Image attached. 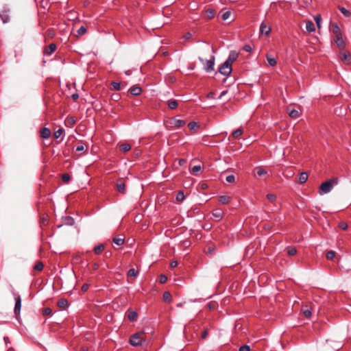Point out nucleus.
Listing matches in <instances>:
<instances>
[{
  "label": "nucleus",
  "mask_w": 351,
  "mask_h": 351,
  "mask_svg": "<svg viewBox=\"0 0 351 351\" xmlns=\"http://www.w3.org/2000/svg\"><path fill=\"white\" fill-rule=\"evenodd\" d=\"M338 183L337 178H333L324 182L319 186V193L320 195L326 194L331 191L333 186Z\"/></svg>",
  "instance_id": "f257e3e1"
},
{
  "label": "nucleus",
  "mask_w": 351,
  "mask_h": 351,
  "mask_svg": "<svg viewBox=\"0 0 351 351\" xmlns=\"http://www.w3.org/2000/svg\"><path fill=\"white\" fill-rule=\"evenodd\" d=\"M143 332H136L132 335L129 340L130 343L133 346H139L145 341V339L143 337Z\"/></svg>",
  "instance_id": "f03ea898"
},
{
  "label": "nucleus",
  "mask_w": 351,
  "mask_h": 351,
  "mask_svg": "<svg viewBox=\"0 0 351 351\" xmlns=\"http://www.w3.org/2000/svg\"><path fill=\"white\" fill-rule=\"evenodd\" d=\"M15 300V306L14 308V313L15 315V317L17 319H19V315H20V311L21 308V298L19 295H15L14 297Z\"/></svg>",
  "instance_id": "7ed1b4c3"
},
{
  "label": "nucleus",
  "mask_w": 351,
  "mask_h": 351,
  "mask_svg": "<svg viewBox=\"0 0 351 351\" xmlns=\"http://www.w3.org/2000/svg\"><path fill=\"white\" fill-rule=\"evenodd\" d=\"M232 71V65L226 62L223 63L219 69V73L225 76L230 75Z\"/></svg>",
  "instance_id": "20e7f679"
},
{
  "label": "nucleus",
  "mask_w": 351,
  "mask_h": 351,
  "mask_svg": "<svg viewBox=\"0 0 351 351\" xmlns=\"http://www.w3.org/2000/svg\"><path fill=\"white\" fill-rule=\"evenodd\" d=\"M340 59L345 63L350 64L351 63V54L348 51H343L339 53Z\"/></svg>",
  "instance_id": "39448f33"
},
{
  "label": "nucleus",
  "mask_w": 351,
  "mask_h": 351,
  "mask_svg": "<svg viewBox=\"0 0 351 351\" xmlns=\"http://www.w3.org/2000/svg\"><path fill=\"white\" fill-rule=\"evenodd\" d=\"M214 64H215V57L212 56L210 60H206V64L204 65V69L206 72H211L214 70Z\"/></svg>",
  "instance_id": "423d86ee"
},
{
  "label": "nucleus",
  "mask_w": 351,
  "mask_h": 351,
  "mask_svg": "<svg viewBox=\"0 0 351 351\" xmlns=\"http://www.w3.org/2000/svg\"><path fill=\"white\" fill-rule=\"evenodd\" d=\"M57 47L55 43H51L49 46L45 47L43 49V53L46 56H51L56 50Z\"/></svg>",
  "instance_id": "0eeeda50"
},
{
  "label": "nucleus",
  "mask_w": 351,
  "mask_h": 351,
  "mask_svg": "<svg viewBox=\"0 0 351 351\" xmlns=\"http://www.w3.org/2000/svg\"><path fill=\"white\" fill-rule=\"evenodd\" d=\"M117 190L122 193L125 194L126 192V186L125 182L122 180H119L116 184Z\"/></svg>",
  "instance_id": "6e6552de"
},
{
  "label": "nucleus",
  "mask_w": 351,
  "mask_h": 351,
  "mask_svg": "<svg viewBox=\"0 0 351 351\" xmlns=\"http://www.w3.org/2000/svg\"><path fill=\"white\" fill-rule=\"evenodd\" d=\"M271 32L270 26L267 25L265 23L263 22L260 26V32L261 34L268 36Z\"/></svg>",
  "instance_id": "1a4fd4ad"
},
{
  "label": "nucleus",
  "mask_w": 351,
  "mask_h": 351,
  "mask_svg": "<svg viewBox=\"0 0 351 351\" xmlns=\"http://www.w3.org/2000/svg\"><path fill=\"white\" fill-rule=\"evenodd\" d=\"M10 10L4 9L0 13V18L2 20L3 23H6L10 21V15H9Z\"/></svg>",
  "instance_id": "9d476101"
},
{
  "label": "nucleus",
  "mask_w": 351,
  "mask_h": 351,
  "mask_svg": "<svg viewBox=\"0 0 351 351\" xmlns=\"http://www.w3.org/2000/svg\"><path fill=\"white\" fill-rule=\"evenodd\" d=\"M238 56V53L234 51H230L228 59L225 62L232 65V63L237 59Z\"/></svg>",
  "instance_id": "9b49d317"
},
{
  "label": "nucleus",
  "mask_w": 351,
  "mask_h": 351,
  "mask_svg": "<svg viewBox=\"0 0 351 351\" xmlns=\"http://www.w3.org/2000/svg\"><path fill=\"white\" fill-rule=\"evenodd\" d=\"M51 130L47 128H43L40 130V136L43 138L47 139L51 136Z\"/></svg>",
  "instance_id": "f8f14e48"
},
{
  "label": "nucleus",
  "mask_w": 351,
  "mask_h": 351,
  "mask_svg": "<svg viewBox=\"0 0 351 351\" xmlns=\"http://www.w3.org/2000/svg\"><path fill=\"white\" fill-rule=\"evenodd\" d=\"M335 43L340 49H343L345 48L346 43L343 39L342 36L335 37Z\"/></svg>",
  "instance_id": "ddd939ff"
},
{
  "label": "nucleus",
  "mask_w": 351,
  "mask_h": 351,
  "mask_svg": "<svg viewBox=\"0 0 351 351\" xmlns=\"http://www.w3.org/2000/svg\"><path fill=\"white\" fill-rule=\"evenodd\" d=\"M213 216L215 218L217 221H219L222 219L223 216V212L220 208H216L215 209L213 213Z\"/></svg>",
  "instance_id": "4468645a"
},
{
  "label": "nucleus",
  "mask_w": 351,
  "mask_h": 351,
  "mask_svg": "<svg viewBox=\"0 0 351 351\" xmlns=\"http://www.w3.org/2000/svg\"><path fill=\"white\" fill-rule=\"evenodd\" d=\"M332 31L335 37L342 36L341 30L337 23L332 25Z\"/></svg>",
  "instance_id": "2eb2a0df"
},
{
  "label": "nucleus",
  "mask_w": 351,
  "mask_h": 351,
  "mask_svg": "<svg viewBox=\"0 0 351 351\" xmlns=\"http://www.w3.org/2000/svg\"><path fill=\"white\" fill-rule=\"evenodd\" d=\"M129 91L132 95L137 96L141 95L142 89L138 86H133L130 88Z\"/></svg>",
  "instance_id": "dca6fc26"
},
{
  "label": "nucleus",
  "mask_w": 351,
  "mask_h": 351,
  "mask_svg": "<svg viewBox=\"0 0 351 351\" xmlns=\"http://www.w3.org/2000/svg\"><path fill=\"white\" fill-rule=\"evenodd\" d=\"M172 124H173L174 127L179 128L184 125L186 124V121L182 119L175 118L172 121Z\"/></svg>",
  "instance_id": "f3484780"
},
{
  "label": "nucleus",
  "mask_w": 351,
  "mask_h": 351,
  "mask_svg": "<svg viewBox=\"0 0 351 351\" xmlns=\"http://www.w3.org/2000/svg\"><path fill=\"white\" fill-rule=\"evenodd\" d=\"M57 305L60 308H62V309H65L66 308L68 307L69 306V303H68V301L66 299H60L57 302Z\"/></svg>",
  "instance_id": "a211bd4d"
},
{
  "label": "nucleus",
  "mask_w": 351,
  "mask_h": 351,
  "mask_svg": "<svg viewBox=\"0 0 351 351\" xmlns=\"http://www.w3.org/2000/svg\"><path fill=\"white\" fill-rule=\"evenodd\" d=\"M231 197L228 195H221L219 197V202L223 204H228L230 202Z\"/></svg>",
  "instance_id": "6ab92c4d"
},
{
  "label": "nucleus",
  "mask_w": 351,
  "mask_h": 351,
  "mask_svg": "<svg viewBox=\"0 0 351 351\" xmlns=\"http://www.w3.org/2000/svg\"><path fill=\"white\" fill-rule=\"evenodd\" d=\"M306 29L308 32H313L315 30L314 23L311 21H307L306 22Z\"/></svg>",
  "instance_id": "aec40b11"
},
{
  "label": "nucleus",
  "mask_w": 351,
  "mask_h": 351,
  "mask_svg": "<svg viewBox=\"0 0 351 351\" xmlns=\"http://www.w3.org/2000/svg\"><path fill=\"white\" fill-rule=\"evenodd\" d=\"M243 133V130L241 128H238V129L235 130L234 131H233V132L232 133V136L234 138L239 139Z\"/></svg>",
  "instance_id": "412c9836"
},
{
  "label": "nucleus",
  "mask_w": 351,
  "mask_h": 351,
  "mask_svg": "<svg viewBox=\"0 0 351 351\" xmlns=\"http://www.w3.org/2000/svg\"><path fill=\"white\" fill-rule=\"evenodd\" d=\"M308 174L306 172H302L299 176V182L301 184L305 183L308 180Z\"/></svg>",
  "instance_id": "4be33fe9"
},
{
  "label": "nucleus",
  "mask_w": 351,
  "mask_h": 351,
  "mask_svg": "<svg viewBox=\"0 0 351 351\" xmlns=\"http://www.w3.org/2000/svg\"><path fill=\"white\" fill-rule=\"evenodd\" d=\"M104 248H105V246L104 244H99L98 245H96L94 247L93 250H94L95 254L98 255V254H100L103 252Z\"/></svg>",
  "instance_id": "5701e85b"
},
{
  "label": "nucleus",
  "mask_w": 351,
  "mask_h": 351,
  "mask_svg": "<svg viewBox=\"0 0 351 351\" xmlns=\"http://www.w3.org/2000/svg\"><path fill=\"white\" fill-rule=\"evenodd\" d=\"M167 104L168 107L171 110L176 109L178 105V101L173 99L169 100Z\"/></svg>",
  "instance_id": "b1692460"
},
{
  "label": "nucleus",
  "mask_w": 351,
  "mask_h": 351,
  "mask_svg": "<svg viewBox=\"0 0 351 351\" xmlns=\"http://www.w3.org/2000/svg\"><path fill=\"white\" fill-rule=\"evenodd\" d=\"M119 149L123 152H127L131 149V145L129 143H123L119 146Z\"/></svg>",
  "instance_id": "393cba45"
},
{
  "label": "nucleus",
  "mask_w": 351,
  "mask_h": 351,
  "mask_svg": "<svg viewBox=\"0 0 351 351\" xmlns=\"http://www.w3.org/2000/svg\"><path fill=\"white\" fill-rule=\"evenodd\" d=\"M128 319L132 322H134L137 319L138 314L135 311H131L128 315Z\"/></svg>",
  "instance_id": "a878e982"
},
{
  "label": "nucleus",
  "mask_w": 351,
  "mask_h": 351,
  "mask_svg": "<svg viewBox=\"0 0 351 351\" xmlns=\"http://www.w3.org/2000/svg\"><path fill=\"white\" fill-rule=\"evenodd\" d=\"M267 60L268 62L269 65L271 66H274L277 64L276 60L269 55L267 56Z\"/></svg>",
  "instance_id": "bb28decb"
},
{
  "label": "nucleus",
  "mask_w": 351,
  "mask_h": 351,
  "mask_svg": "<svg viewBox=\"0 0 351 351\" xmlns=\"http://www.w3.org/2000/svg\"><path fill=\"white\" fill-rule=\"evenodd\" d=\"M138 271L136 270L134 268H131L128 271V276H129V277L136 278L138 276Z\"/></svg>",
  "instance_id": "cd10ccee"
},
{
  "label": "nucleus",
  "mask_w": 351,
  "mask_h": 351,
  "mask_svg": "<svg viewBox=\"0 0 351 351\" xmlns=\"http://www.w3.org/2000/svg\"><path fill=\"white\" fill-rule=\"evenodd\" d=\"M302 312L306 318H310L312 315L311 311L307 307H303L302 308Z\"/></svg>",
  "instance_id": "c85d7f7f"
},
{
  "label": "nucleus",
  "mask_w": 351,
  "mask_h": 351,
  "mask_svg": "<svg viewBox=\"0 0 351 351\" xmlns=\"http://www.w3.org/2000/svg\"><path fill=\"white\" fill-rule=\"evenodd\" d=\"M44 265L41 261H38L34 266V269L38 271H41L43 269Z\"/></svg>",
  "instance_id": "c756f323"
},
{
  "label": "nucleus",
  "mask_w": 351,
  "mask_h": 351,
  "mask_svg": "<svg viewBox=\"0 0 351 351\" xmlns=\"http://www.w3.org/2000/svg\"><path fill=\"white\" fill-rule=\"evenodd\" d=\"M289 116L293 119H296L300 117V112L297 110H291L289 112Z\"/></svg>",
  "instance_id": "7c9ffc66"
},
{
  "label": "nucleus",
  "mask_w": 351,
  "mask_h": 351,
  "mask_svg": "<svg viewBox=\"0 0 351 351\" xmlns=\"http://www.w3.org/2000/svg\"><path fill=\"white\" fill-rule=\"evenodd\" d=\"M87 150L86 147L84 143H80L76 146L75 151L77 152H86Z\"/></svg>",
  "instance_id": "2f4dec72"
},
{
  "label": "nucleus",
  "mask_w": 351,
  "mask_h": 351,
  "mask_svg": "<svg viewBox=\"0 0 351 351\" xmlns=\"http://www.w3.org/2000/svg\"><path fill=\"white\" fill-rule=\"evenodd\" d=\"M124 238L116 237L113 239V243L117 245H122L124 243Z\"/></svg>",
  "instance_id": "473e14b6"
},
{
  "label": "nucleus",
  "mask_w": 351,
  "mask_h": 351,
  "mask_svg": "<svg viewBox=\"0 0 351 351\" xmlns=\"http://www.w3.org/2000/svg\"><path fill=\"white\" fill-rule=\"evenodd\" d=\"M336 256V253L335 251H332V250H330V251H328L327 253H326V258L328 260H332Z\"/></svg>",
  "instance_id": "72a5a7b5"
},
{
  "label": "nucleus",
  "mask_w": 351,
  "mask_h": 351,
  "mask_svg": "<svg viewBox=\"0 0 351 351\" xmlns=\"http://www.w3.org/2000/svg\"><path fill=\"white\" fill-rule=\"evenodd\" d=\"M63 132H64V130L62 128H59L58 130H57L56 131L54 132V133H53L54 138H58L63 134Z\"/></svg>",
  "instance_id": "f704fd0d"
},
{
  "label": "nucleus",
  "mask_w": 351,
  "mask_h": 351,
  "mask_svg": "<svg viewBox=\"0 0 351 351\" xmlns=\"http://www.w3.org/2000/svg\"><path fill=\"white\" fill-rule=\"evenodd\" d=\"M62 180L64 183L68 184L71 180V176L68 173H64L62 175Z\"/></svg>",
  "instance_id": "c9c22d12"
},
{
  "label": "nucleus",
  "mask_w": 351,
  "mask_h": 351,
  "mask_svg": "<svg viewBox=\"0 0 351 351\" xmlns=\"http://www.w3.org/2000/svg\"><path fill=\"white\" fill-rule=\"evenodd\" d=\"M339 10L345 16L348 17L351 15V12L343 7H340Z\"/></svg>",
  "instance_id": "e433bc0d"
},
{
  "label": "nucleus",
  "mask_w": 351,
  "mask_h": 351,
  "mask_svg": "<svg viewBox=\"0 0 351 351\" xmlns=\"http://www.w3.org/2000/svg\"><path fill=\"white\" fill-rule=\"evenodd\" d=\"M77 36H82L86 33V28L84 26H81L77 31Z\"/></svg>",
  "instance_id": "4c0bfd02"
},
{
  "label": "nucleus",
  "mask_w": 351,
  "mask_h": 351,
  "mask_svg": "<svg viewBox=\"0 0 351 351\" xmlns=\"http://www.w3.org/2000/svg\"><path fill=\"white\" fill-rule=\"evenodd\" d=\"M171 299V295L169 292L166 291L163 293V300L165 302H170Z\"/></svg>",
  "instance_id": "58836bf2"
},
{
  "label": "nucleus",
  "mask_w": 351,
  "mask_h": 351,
  "mask_svg": "<svg viewBox=\"0 0 351 351\" xmlns=\"http://www.w3.org/2000/svg\"><path fill=\"white\" fill-rule=\"evenodd\" d=\"M52 313V311L50 308H45L43 309L42 314L45 316L51 315Z\"/></svg>",
  "instance_id": "ea45409f"
},
{
  "label": "nucleus",
  "mask_w": 351,
  "mask_h": 351,
  "mask_svg": "<svg viewBox=\"0 0 351 351\" xmlns=\"http://www.w3.org/2000/svg\"><path fill=\"white\" fill-rule=\"evenodd\" d=\"M113 88L116 90H119L121 89V84L118 82H112L111 83Z\"/></svg>",
  "instance_id": "a19ab883"
},
{
  "label": "nucleus",
  "mask_w": 351,
  "mask_h": 351,
  "mask_svg": "<svg viewBox=\"0 0 351 351\" xmlns=\"http://www.w3.org/2000/svg\"><path fill=\"white\" fill-rule=\"evenodd\" d=\"M206 17L208 19H212L215 16V11L213 10L209 9L206 10Z\"/></svg>",
  "instance_id": "79ce46f5"
},
{
  "label": "nucleus",
  "mask_w": 351,
  "mask_h": 351,
  "mask_svg": "<svg viewBox=\"0 0 351 351\" xmlns=\"http://www.w3.org/2000/svg\"><path fill=\"white\" fill-rule=\"evenodd\" d=\"M55 36V32L52 29H49L47 31V36L49 38H53Z\"/></svg>",
  "instance_id": "37998d69"
},
{
  "label": "nucleus",
  "mask_w": 351,
  "mask_h": 351,
  "mask_svg": "<svg viewBox=\"0 0 351 351\" xmlns=\"http://www.w3.org/2000/svg\"><path fill=\"white\" fill-rule=\"evenodd\" d=\"M230 15H231L230 12L226 11V12L223 13V14L221 16V18H222V19L223 21H226V20H228L230 18Z\"/></svg>",
  "instance_id": "c03bdc74"
},
{
  "label": "nucleus",
  "mask_w": 351,
  "mask_h": 351,
  "mask_svg": "<svg viewBox=\"0 0 351 351\" xmlns=\"http://www.w3.org/2000/svg\"><path fill=\"white\" fill-rule=\"evenodd\" d=\"M188 127L191 130H195L197 127V123L195 121H191L188 124Z\"/></svg>",
  "instance_id": "a18cd8bd"
},
{
  "label": "nucleus",
  "mask_w": 351,
  "mask_h": 351,
  "mask_svg": "<svg viewBox=\"0 0 351 351\" xmlns=\"http://www.w3.org/2000/svg\"><path fill=\"white\" fill-rule=\"evenodd\" d=\"M297 252V250L295 247H289L288 250H287V254L289 255V256H293V255H295Z\"/></svg>",
  "instance_id": "49530a36"
},
{
  "label": "nucleus",
  "mask_w": 351,
  "mask_h": 351,
  "mask_svg": "<svg viewBox=\"0 0 351 351\" xmlns=\"http://www.w3.org/2000/svg\"><path fill=\"white\" fill-rule=\"evenodd\" d=\"M226 181L229 183H232L235 180V177L234 175H229L226 178Z\"/></svg>",
  "instance_id": "de8ad7c7"
},
{
  "label": "nucleus",
  "mask_w": 351,
  "mask_h": 351,
  "mask_svg": "<svg viewBox=\"0 0 351 351\" xmlns=\"http://www.w3.org/2000/svg\"><path fill=\"white\" fill-rule=\"evenodd\" d=\"M267 198L269 202H273L276 200V196L274 194L270 193L267 195Z\"/></svg>",
  "instance_id": "09e8293b"
},
{
  "label": "nucleus",
  "mask_w": 351,
  "mask_h": 351,
  "mask_svg": "<svg viewBox=\"0 0 351 351\" xmlns=\"http://www.w3.org/2000/svg\"><path fill=\"white\" fill-rule=\"evenodd\" d=\"M201 170V166L200 165H195L192 168V173L194 174H196L197 172H199Z\"/></svg>",
  "instance_id": "8fccbe9b"
},
{
  "label": "nucleus",
  "mask_w": 351,
  "mask_h": 351,
  "mask_svg": "<svg viewBox=\"0 0 351 351\" xmlns=\"http://www.w3.org/2000/svg\"><path fill=\"white\" fill-rule=\"evenodd\" d=\"M256 173L258 176H262L263 175L266 174L267 171L262 168H258Z\"/></svg>",
  "instance_id": "3c124183"
},
{
  "label": "nucleus",
  "mask_w": 351,
  "mask_h": 351,
  "mask_svg": "<svg viewBox=\"0 0 351 351\" xmlns=\"http://www.w3.org/2000/svg\"><path fill=\"white\" fill-rule=\"evenodd\" d=\"M66 122L71 125H74L75 123V119L73 117H67Z\"/></svg>",
  "instance_id": "603ef678"
},
{
  "label": "nucleus",
  "mask_w": 351,
  "mask_h": 351,
  "mask_svg": "<svg viewBox=\"0 0 351 351\" xmlns=\"http://www.w3.org/2000/svg\"><path fill=\"white\" fill-rule=\"evenodd\" d=\"M176 199L178 201H182L184 199V195L182 192H179L177 195Z\"/></svg>",
  "instance_id": "864d4df0"
},
{
  "label": "nucleus",
  "mask_w": 351,
  "mask_h": 351,
  "mask_svg": "<svg viewBox=\"0 0 351 351\" xmlns=\"http://www.w3.org/2000/svg\"><path fill=\"white\" fill-rule=\"evenodd\" d=\"M250 348L247 345H243V346H241L239 348V351H250Z\"/></svg>",
  "instance_id": "5fc2aeb1"
},
{
  "label": "nucleus",
  "mask_w": 351,
  "mask_h": 351,
  "mask_svg": "<svg viewBox=\"0 0 351 351\" xmlns=\"http://www.w3.org/2000/svg\"><path fill=\"white\" fill-rule=\"evenodd\" d=\"M315 21L317 25V27H320V23H321V21H322V19H321V16H316L315 17Z\"/></svg>",
  "instance_id": "6e6d98bb"
},
{
  "label": "nucleus",
  "mask_w": 351,
  "mask_h": 351,
  "mask_svg": "<svg viewBox=\"0 0 351 351\" xmlns=\"http://www.w3.org/2000/svg\"><path fill=\"white\" fill-rule=\"evenodd\" d=\"M167 280V277L165 275H161L160 276V283H165Z\"/></svg>",
  "instance_id": "4d7b16f0"
},
{
  "label": "nucleus",
  "mask_w": 351,
  "mask_h": 351,
  "mask_svg": "<svg viewBox=\"0 0 351 351\" xmlns=\"http://www.w3.org/2000/svg\"><path fill=\"white\" fill-rule=\"evenodd\" d=\"M243 50L245 51L246 52H250L252 51V47L249 45H245L243 47Z\"/></svg>",
  "instance_id": "13d9d810"
},
{
  "label": "nucleus",
  "mask_w": 351,
  "mask_h": 351,
  "mask_svg": "<svg viewBox=\"0 0 351 351\" xmlns=\"http://www.w3.org/2000/svg\"><path fill=\"white\" fill-rule=\"evenodd\" d=\"M339 227L343 230H346L348 228V225L344 222H341L339 223Z\"/></svg>",
  "instance_id": "bf43d9fd"
},
{
  "label": "nucleus",
  "mask_w": 351,
  "mask_h": 351,
  "mask_svg": "<svg viewBox=\"0 0 351 351\" xmlns=\"http://www.w3.org/2000/svg\"><path fill=\"white\" fill-rule=\"evenodd\" d=\"M89 285L88 284H84L82 287V291L86 292L88 289Z\"/></svg>",
  "instance_id": "052dcab7"
},
{
  "label": "nucleus",
  "mask_w": 351,
  "mask_h": 351,
  "mask_svg": "<svg viewBox=\"0 0 351 351\" xmlns=\"http://www.w3.org/2000/svg\"><path fill=\"white\" fill-rule=\"evenodd\" d=\"M207 336H208V331L206 330H205L204 331H203L202 332V338L204 339L207 337Z\"/></svg>",
  "instance_id": "680f3d73"
},
{
  "label": "nucleus",
  "mask_w": 351,
  "mask_h": 351,
  "mask_svg": "<svg viewBox=\"0 0 351 351\" xmlns=\"http://www.w3.org/2000/svg\"><path fill=\"white\" fill-rule=\"evenodd\" d=\"M178 265V262L176 261H172L170 263L171 267H176Z\"/></svg>",
  "instance_id": "e2e57ef3"
},
{
  "label": "nucleus",
  "mask_w": 351,
  "mask_h": 351,
  "mask_svg": "<svg viewBox=\"0 0 351 351\" xmlns=\"http://www.w3.org/2000/svg\"><path fill=\"white\" fill-rule=\"evenodd\" d=\"M92 267L93 270H97L99 268V265L98 263H94Z\"/></svg>",
  "instance_id": "0e129e2a"
},
{
  "label": "nucleus",
  "mask_w": 351,
  "mask_h": 351,
  "mask_svg": "<svg viewBox=\"0 0 351 351\" xmlns=\"http://www.w3.org/2000/svg\"><path fill=\"white\" fill-rule=\"evenodd\" d=\"M185 162H186V160L184 159H180L179 160V165L180 166L183 165Z\"/></svg>",
  "instance_id": "69168bd1"
},
{
  "label": "nucleus",
  "mask_w": 351,
  "mask_h": 351,
  "mask_svg": "<svg viewBox=\"0 0 351 351\" xmlns=\"http://www.w3.org/2000/svg\"><path fill=\"white\" fill-rule=\"evenodd\" d=\"M191 37V33H187L186 35H185V38L186 39H189Z\"/></svg>",
  "instance_id": "338daca9"
},
{
  "label": "nucleus",
  "mask_w": 351,
  "mask_h": 351,
  "mask_svg": "<svg viewBox=\"0 0 351 351\" xmlns=\"http://www.w3.org/2000/svg\"><path fill=\"white\" fill-rule=\"evenodd\" d=\"M72 98L73 99H77L78 98V95L77 93L72 95Z\"/></svg>",
  "instance_id": "774afa93"
}]
</instances>
